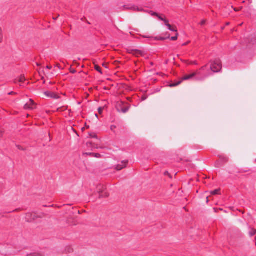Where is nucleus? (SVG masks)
Instances as JSON below:
<instances>
[{"mask_svg":"<svg viewBox=\"0 0 256 256\" xmlns=\"http://www.w3.org/2000/svg\"><path fill=\"white\" fill-rule=\"evenodd\" d=\"M44 216L42 214H38L36 212H28L26 214L25 219L28 222H32L36 220L38 218H42Z\"/></svg>","mask_w":256,"mask_h":256,"instance_id":"f257e3e1","label":"nucleus"},{"mask_svg":"<svg viewBox=\"0 0 256 256\" xmlns=\"http://www.w3.org/2000/svg\"><path fill=\"white\" fill-rule=\"evenodd\" d=\"M222 68V62L219 60H216L212 62L210 70L214 72H218Z\"/></svg>","mask_w":256,"mask_h":256,"instance_id":"f03ea898","label":"nucleus"},{"mask_svg":"<svg viewBox=\"0 0 256 256\" xmlns=\"http://www.w3.org/2000/svg\"><path fill=\"white\" fill-rule=\"evenodd\" d=\"M36 104L34 101L30 99L29 101L24 106V109L26 110H32L36 108Z\"/></svg>","mask_w":256,"mask_h":256,"instance_id":"7ed1b4c3","label":"nucleus"},{"mask_svg":"<svg viewBox=\"0 0 256 256\" xmlns=\"http://www.w3.org/2000/svg\"><path fill=\"white\" fill-rule=\"evenodd\" d=\"M124 104L122 102L119 103L117 106V109L118 112L125 114L128 110L130 107L128 106H124Z\"/></svg>","mask_w":256,"mask_h":256,"instance_id":"20e7f679","label":"nucleus"},{"mask_svg":"<svg viewBox=\"0 0 256 256\" xmlns=\"http://www.w3.org/2000/svg\"><path fill=\"white\" fill-rule=\"evenodd\" d=\"M44 94L48 98H50L54 99H58L60 98V96L52 92H44Z\"/></svg>","mask_w":256,"mask_h":256,"instance_id":"39448f33","label":"nucleus"},{"mask_svg":"<svg viewBox=\"0 0 256 256\" xmlns=\"http://www.w3.org/2000/svg\"><path fill=\"white\" fill-rule=\"evenodd\" d=\"M164 24L166 26H168V28L172 32H178V30L175 26L170 25L168 20H164Z\"/></svg>","mask_w":256,"mask_h":256,"instance_id":"423d86ee","label":"nucleus"},{"mask_svg":"<svg viewBox=\"0 0 256 256\" xmlns=\"http://www.w3.org/2000/svg\"><path fill=\"white\" fill-rule=\"evenodd\" d=\"M128 162V160H124L122 162L121 164H118L116 166L115 169L117 170H120L123 169L124 168H126L127 164Z\"/></svg>","mask_w":256,"mask_h":256,"instance_id":"0eeeda50","label":"nucleus"},{"mask_svg":"<svg viewBox=\"0 0 256 256\" xmlns=\"http://www.w3.org/2000/svg\"><path fill=\"white\" fill-rule=\"evenodd\" d=\"M98 192L99 194V195L100 194H102L103 192L106 190V188L102 184H99L96 187Z\"/></svg>","mask_w":256,"mask_h":256,"instance_id":"6e6552de","label":"nucleus"},{"mask_svg":"<svg viewBox=\"0 0 256 256\" xmlns=\"http://www.w3.org/2000/svg\"><path fill=\"white\" fill-rule=\"evenodd\" d=\"M132 54L136 56H142L143 55V52H142V51H140V50H134L132 52Z\"/></svg>","mask_w":256,"mask_h":256,"instance_id":"1a4fd4ad","label":"nucleus"},{"mask_svg":"<svg viewBox=\"0 0 256 256\" xmlns=\"http://www.w3.org/2000/svg\"><path fill=\"white\" fill-rule=\"evenodd\" d=\"M108 196L109 194L105 190L99 195L100 198H108Z\"/></svg>","mask_w":256,"mask_h":256,"instance_id":"9d476101","label":"nucleus"},{"mask_svg":"<svg viewBox=\"0 0 256 256\" xmlns=\"http://www.w3.org/2000/svg\"><path fill=\"white\" fill-rule=\"evenodd\" d=\"M195 73H193L192 74H188V75H186V76H184L182 78V80H189L191 78H192L193 76H195Z\"/></svg>","mask_w":256,"mask_h":256,"instance_id":"9b49d317","label":"nucleus"},{"mask_svg":"<svg viewBox=\"0 0 256 256\" xmlns=\"http://www.w3.org/2000/svg\"><path fill=\"white\" fill-rule=\"evenodd\" d=\"M27 256H44V255L40 252H32L28 254Z\"/></svg>","mask_w":256,"mask_h":256,"instance_id":"f8f14e48","label":"nucleus"},{"mask_svg":"<svg viewBox=\"0 0 256 256\" xmlns=\"http://www.w3.org/2000/svg\"><path fill=\"white\" fill-rule=\"evenodd\" d=\"M4 35H3V30L1 27H0V43L2 42L3 41Z\"/></svg>","mask_w":256,"mask_h":256,"instance_id":"ddd939ff","label":"nucleus"},{"mask_svg":"<svg viewBox=\"0 0 256 256\" xmlns=\"http://www.w3.org/2000/svg\"><path fill=\"white\" fill-rule=\"evenodd\" d=\"M256 234V230L254 228H251L249 232V234L250 236H252Z\"/></svg>","mask_w":256,"mask_h":256,"instance_id":"4468645a","label":"nucleus"},{"mask_svg":"<svg viewBox=\"0 0 256 256\" xmlns=\"http://www.w3.org/2000/svg\"><path fill=\"white\" fill-rule=\"evenodd\" d=\"M94 68L97 70L98 71V72H100V74H102V69L97 64H95V62H94Z\"/></svg>","mask_w":256,"mask_h":256,"instance_id":"2eb2a0df","label":"nucleus"},{"mask_svg":"<svg viewBox=\"0 0 256 256\" xmlns=\"http://www.w3.org/2000/svg\"><path fill=\"white\" fill-rule=\"evenodd\" d=\"M210 194L212 195L220 194V189H217L214 191H212L210 192Z\"/></svg>","mask_w":256,"mask_h":256,"instance_id":"dca6fc26","label":"nucleus"},{"mask_svg":"<svg viewBox=\"0 0 256 256\" xmlns=\"http://www.w3.org/2000/svg\"><path fill=\"white\" fill-rule=\"evenodd\" d=\"M26 78L24 75L20 76L18 78V82H24Z\"/></svg>","mask_w":256,"mask_h":256,"instance_id":"f3484780","label":"nucleus"},{"mask_svg":"<svg viewBox=\"0 0 256 256\" xmlns=\"http://www.w3.org/2000/svg\"><path fill=\"white\" fill-rule=\"evenodd\" d=\"M178 34L177 32H176V36L172 37L170 38V39L172 40H176L178 39Z\"/></svg>","mask_w":256,"mask_h":256,"instance_id":"a211bd4d","label":"nucleus"},{"mask_svg":"<svg viewBox=\"0 0 256 256\" xmlns=\"http://www.w3.org/2000/svg\"><path fill=\"white\" fill-rule=\"evenodd\" d=\"M103 108H99L98 109V111L100 114H102L103 111Z\"/></svg>","mask_w":256,"mask_h":256,"instance_id":"6ab92c4d","label":"nucleus"},{"mask_svg":"<svg viewBox=\"0 0 256 256\" xmlns=\"http://www.w3.org/2000/svg\"><path fill=\"white\" fill-rule=\"evenodd\" d=\"M181 82H179L178 83L173 84L171 85V86H178L180 84Z\"/></svg>","mask_w":256,"mask_h":256,"instance_id":"aec40b11","label":"nucleus"},{"mask_svg":"<svg viewBox=\"0 0 256 256\" xmlns=\"http://www.w3.org/2000/svg\"><path fill=\"white\" fill-rule=\"evenodd\" d=\"M152 16H158V14L156 13V12H150Z\"/></svg>","mask_w":256,"mask_h":256,"instance_id":"412c9836","label":"nucleus"},{"mask_svg":"<svg viewBox=\"0 0 256 256\" xmlns=\"http://www.w3.org/2000/svg\"><path fill=\"white\" fill-rule=\"evenodd\" d=\"M4 133V130L0 128V138L2 137Z\"/></svg>","mask_w":256,"mask_h":256,"instance_id":"4be33fe9","label":"nucleus"},{"mask_svg":"<svg viewBox=\"0 0 256 256\" xmlns=\"http://www.w3.org/2000/svg\"><path fill=\"white\" fill-rule=\"evenodd\" d=\"M157 16L158 18H159L160 20H162L164 21V20H166V19L163 18L162 16H159L158 14V16Z\"/></svg>","mask_w":256,"mask_h":256,"instance_id":"5701e85b","label":"nucleus"},{"mask_svg":"<svg viewBox=\"0 0 256 256\" xmlns=\"http://www.w3.org/2000/svg\"><path fill=\"white\" fill-rule=\"evenodd\" d=\"M234 10L236 11V12H238L239 10H240L242 9V8H234Z\"/></svg>","mask_w":256,"mask_h":256,"instance_id":"b1692460","label":"nucleus"},{"mask_svg":"<svg viewBox=\"0 0 256 256\" xmlns=\"http://www.w3.org/2000/svg\"><path fill=\"white\" fill-rule=\"evenodd\" d=\"M116 128V126H110V130H114Z\"/></svg>","mask_w":256,"mask_h":256,"instance_id":"393cba45","label":"nucleus"},{"mask_svg":"<svg viewBox=\"0 0 256 256\" xmlns=\"http://www.w3.org/2000/svg\"><path fill=\"white\" fill-rule=\"evenodd\" d=\"M8 94H9V95H11V94H16V92H10V93Z\"/></svg>","mask_w":256,"mask_h":256,"instance_id":"a878e982","label":"nucleus"},{"mask_svg":"<svg viewBox=\"0 0 256 256\" xmlns=\"http://www.w3.org/2000/svg\"><path fill=\"white\" fill-rule=\"evenodd\" d=\"M205 22H206V20H203L202 21L200 24H201L202 25H203V24H205Z\"/></svg>","mask_w":256,"mask_h":256,"instance_id":"bb28decb","label":"nucleus"},{"mask_svg":"<svg viewBox=\"0 0 256 256\" xmlns=\"http://www.w3.org/2000/svg\"><path fill=\"white\" fill-rule=\"evenodd\" d=\"M81 20H82V21H84H84H86V18L85 17L82 18L81 19Z\"/></svg>","mask_w":256,"mask_h":256,"instance_id":"cd10ccee","label":"nucleus"},{"mask_svg":"<svg viewBox=\"0 0 256 256\" xmlns=\"http://www.w3.org/2000/svg\"><path fill=\"white\" fill-rule=\"evenodd\" d=\"M95 155H96V156L97 158H99L100 156V154H95Z\"/></svg>","mask_w":256,"mask_h":256,"instance_id":"c85d7f7f","label":"nucleus"},{"mask_svg":"<svg viewBox=\"0 0 256 256\" xmlns=\"http://www.w3.org/2000/svg\"><path fill=\"white\" fill-rule=\"evenodd\" d=\"M164 174H165V175L170 176V174H168V172H164Z\"/></svg>","mask_w":256,"mask_h":256,"instance_id":"c756f323","label":"nucleus"},{"mask_svg":"<svg viewBox=\"0 0 256 256\" xmlns=\"http://www.w3.org/2000/svg\"><path fill=\"white\" fill-rule=\"evenodd\" d=\"M189 43V42H186V43H184L182 44L183 46H185L186 45H187Z\"/></svg>","mask_w":256,"mask_h":256,"instance_id":"7c9ffc66","label":"nucleus"},{"mask_svg":"<svg viewBox=\"0 0 256 256\" xmlns=\"http://www.w3.org/2000/svg\"><path fill=\"white\" fill-rule=\"evenodd\" d=\"M46 68H48V69L50 70L52 68V66H47Z\"/></svg>","mask_w":256,"mask_h":256,"instance_id":"2f4dec72","label":"nucleus"},{"mask_svg":"<svg viewBox=\"0 0 256 256\" xmlns=\"http://www.w3.org/2000/svg\"><path fill=\"white\" fill-rule=\"evenodd\" d=\"M102 66H104L106 67V68H107V66H106L107 64H102Z\"/></svg>","mask_w":256,"mask_h":256,"instance_id":"473e14b6","label":"nucleus"},{"mask_svg":"<svg viewBox=\"0 0 256 256\" xmlns=\"http://www.w3.org/2000/svg\"><path fill=\"white\" fill-rule=\"evenodd\" d=\"M206 202H208V197H207V198H206Z\"/></svg>","mask_w":256,"mask_h":256,"instance_id":"72a5a7b5","label":"nucleus"},{"mask_svg":"<svg viewBox=\"0 0 256 256\" xmlns=\"http://www.w3.org/2000/svg\"><path fill=\"white\" fill-rule=\"evenodd\" d=\"M192 64H197L196 62H193Z\"/></svg>","mask_w":256,"mask_h":256,"instance_id":"f704fd0d","label":"nucleus"},{"mask_svg":"<svg viewBox=\"0 0 256 256\" xmlns=\"http://www.w3.org/2000/svg\"><path fill=\"white\" fill-rule=\"evenodd\" d=\"M160 40H164V38H160Z\"/></svg>","mask_w":256,"mask_h":256,"instance_id":"c9c22d12","label":"nucleus"},{"mask_svg":"<svg viewBox=\"0 0 256 256\" xmlns=\"http://www.w3.org/2000/svg\"><path fill=\"white\" fill-rule=\"evenodd\" d=\"M86 22H87V24H90V23L88 20H86Z\"/></svg>","mask_w":256,"mask_h":256,"instance_id":"e433bc0d","label":"nucleus"},{"mask_svg":"<svg viewBox=\"0 0 256 256\" xmlns=\"http://www.w3.org/2000/svg\"><path fill=\"white\" fill-rule=\"evenodd\" d=\"M72 73H74V72H76V71L74 70H72Z\"/></svg>","mask_w":256,"mask_h":256,"instance_id":"4c0bfd02","label":"nucleus"},{"mask_svg":"<svg viewBox=\"0 0 256 256\" xmlns=\"http://www.w3.org/2000/svg\"><path fill=\"white\" fill-rule=\"evenodd\" d=\"M36 65H37L38 66H40V64H38V63H37V64H36Z\"/></svg>","mask_w":256,"mask_h":256,"instance_id":"58836bf2","label":"nucleus"},{"mask_svg":"<svg viewBox=\"0 0 256 256\" xmlns=\"http://www.w3.org/2000/svg\"><path fill=\"white\" fill-rule=\"evenodd\" d=\"M201 69H202H202H204V67H202V68H201Z\"/></svg>","mask_w":256,"mask_h":256,"instance_id":"ea45409f","label":"nucleus"},{"mask_svg":"<svg viewBox=\"0 0 256 256\" xmlns=\"http://www.w3.org/2000/svg\"><path fill=\"white\" fill-rule=\"evenodd\" d=\"M96 116L98 118V115L96 114Z\"/></svg>","mask_w":256,"mask_h":256,"instance_id":"a19ab883","label":"nucleus"}]
</instances>
